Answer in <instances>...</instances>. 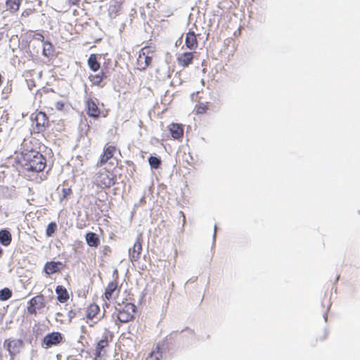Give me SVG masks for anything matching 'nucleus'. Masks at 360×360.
Returning <instances> with one entry per match:
<instances>
[{
  "mask_svg": "<svg viewBox=\"0 0 360 360\" xmlns=\"http://www.w3.org/2000/svg\"><path fill=\"white\" fill-rule=\"evenodd\" d=\"M20 162L25 170L34 172H42L46 166L45 156L34 150L22 153Z\"/></svg>",
  "mask_w": 360,
  "mask_h": 360,
  "instance_id": "1",
  "label": "nucleus"
},
{
  "mask_svg": "<svg viewBox=\"0 0 360 360\" xmlns=\"http://www.w3.org/2000/svg\"><path fill=\"white\" fill-rule=\"evenodd\" d=\"M115 309L117 312L116 324L119 325L117 321L120 323H126L134 319L136 307L130 301V299L122 300V302H117Z\"/></svg>",
  "mask_w": 360,
  "mask_h": 360,
  "instance_id": "2",
  "label": "nucleus"
},
{
  "mask_svg": "<svg viewBox=\"0 0 360 360\" xmlns=\"http://www.w3.org/2000/svg\"><path fill=\"white\" fill-rule=\"evenodd\" d=\"M117 176L113 172L103 168L95 174L94 184L98 188H110L115 184Z\"/></svg>",
  "mask_w": 360,
  "mask_h": 360,
  "instance_id": "3",
  "label": "nucleus"
},
{
  "mask_svg": "<svg viewBox=\"0 0 360 360\" xmlns=\"http://www.w3.org/2000/svg\"><path fill=\"white\" fill-rule=\"evenodd\" d=\"M103 318L101 315V308L95 302L91 303L84 309V315L81 319L89 328H93Z\"/></svg>",
  "mask_w": 360,
  "mask_h": 360,
  "instance_id": "4",
  "label": "nucleus"
},
{
  "mask_svg": "<svg viewBox=\"0 0 360 360\" xmlns=\"http://www.w3.org/2000/svg\"><path fill=\"white\" fill-rule=\"evenodd\" d=\"M37 98L39 100L40 106L46 108L53 110V105L54 103L56 94L53 90L43 89L37 92Z\"/></svg>",
  "mask_w": 360,
  "mask_h": 360,
  "instance_id": "5",
  "label": "nucleus"
},
{
  "mask_svg": "<svg viewBox=\"0 0 360 360\" xmlns=\"http://www.w3.org/2000/svg\"><path fill=\"white\" fill-rule=\"evenodd\" d=\"M112 337L110 335L104 334L102 338L97 342L94 350V360H99L107 355L110 347V342Z\"/></svg>",
  "mask_w": 360,
  "mask_h": 360,
  "instance_id": "6",
  "label": "nucleus"
},
{
  "mask_svg": "<svg viewBox=\"0 0 360 360\" xmlns=\"http://www.w3.org/2000/svg\"><path fill=\"white\" fill-rule=\"evenodd\" d=\"M153 52L148 47H143L139 52L136 61L137 69L145 70L152 63Z\"/></svg>",
  "mask_w": 360,
  "mask_h": 360,
  "instance_id": "7",
  "label": "nucleus"
},
{
  "mask_svg": "<svg viewBox=\"0 0 360 360\" xmlns=\"http://www.w3.org/2000/svg\"><path fill=\"white\" fill-rule=\"evenodd\" d=\"M64 342V335L60 332H52L46 334L42 341L41 345L44 348H51L58 346Z\"/></svg>",
  "mask_w": 360,
  "mask_h": 360,
  "instance_id": "8",
  "label": "nucleus"
},
{
  "mask_svg": "<svg viewBox=\"0 0 360 360\" xmlns=\"http://www.w3.org/2000/svg\"><path fill=\"white\" fill-rule=\"evenodd\" d=\"M121 287L119 285V281L117 276L112 281L108 283L103 297L105 300L110 301L111 300H116L120 292Z\"/></svg>",
  "mask_w": 360,
  "mask_h": 360,
  "instance_id": "9",
  "label": "nucleus"
},
{
  "mask_svg": "<svg viewBox=\"0 0 360 360\" xmlns=\"http://www.w3.org/2000/svg\"><path fill=\"white\" fill-rule=\"evenodd\" d=\"M117 146L106 143L103 149V152L101 154L96 166V167H101L105 165L112 157L117 151Z\"/></svg>",
  "mask_w": 360,
  "mask_h": 360,
  "instance_id": "10",
  "label": "nucleus"
},
{
  "mask_svg": "<svg viewBox=\"0 0 360 360\" xmlns=\"http://www.w3.org/2000/svg\"><path fill=\"white\" fill-rule=\"evenodd\" d=\"M44 307V296L42 294H39L29 300L27 310L28 314L36 315L37 310H40Z\"/></svg>",
  "mask_w": 360,
  "mask_h": 360,
  "instance_id": "11",
  "label": "nucleus"
},
{
  "mask_svg": "<svg viewBox=\"0 0 360 360\" xmlns=\"http://www.w3.org/2000/svg\"><path fill=\"white\" fill-rule=\"evenodd\" d=\"M22 346L23 342L20 339H6L4 342V347L8 352L11 358L20 353Z\"/></svg>",
  "mask_w": 360,
  "mask_h": 360,
  "instance_id": "12",
  "label": "nucleus"
},
{
  "mask_svg": "<svg viewBox=\"0 0 360 360\" xmlns=\"http://www.w3.org/2000/svg\"><path fill=\"white\" fill-rule=\"evenodd\" d=\"M142 241L141 236H138L133 247L129 249V257L131 262H137L140 259L142 252Z\"/></svg>",
  "mask_w": 360,
  "mask_h": 360,
  "instance_id": "13",
  "label": "nucleus"
},
{
  "mask_svg": "<svg viewBox=\"0 0 360 360\" xmlns=\"http://www.w3.org/2000/svg\"><path fill=\"white\" fill-rule=\"evenodd\" d=\"M34 122H35V129L37 133L43 131L49 126V118L46 114L39 111L36 113Z\"/></svg>",
  "mask_w": 360,
  "mask_h": 360,
  "instance_id": "14",
  "label": "nucleus"
},
{
  "mask_svg": "<svg viewBox=\"0 0 360 360\" xmlns=\"http://www.w3.org/2000/svg\"><path fill=\"white\" fill-rule=\"evenodd\" d=\"M123 4V0H112L108 8V16L113 19L119 16L122 12Z\"/></svg>",
  "mask_w": 360,
  "mask_h": 360,
  "instance_id": "15",
  "label": "nucleus"
},
{
  "mask_svg": "<svg viewBox=\"0 0 360 360\" xmlns=\"http://www.w3.org/2000/svg\"><path fill=\"white\" fill-rule=\"evenodd\" d=\"M85 107L86 114L94 118H98L101 113L100 108H98V103L96 101L92 98H89L85 102Z\"/></svg>",
  "mask_w": 360,
  "mask_h": 360,
  "instance_id": "16",
  "label": "nucleus"
},
{
  "mask_svg": "<svg viewBox=\"0 0 360 360\" xmlns=\"http://www.w3.org/2000/svg\"><path fill=\"white\" fill-rule=\"evenodd\" d=\"M164 346V342H158L151 352L148 353L146 357V360H161Z\"/></svg>",
  "mask_w": 360,
  "mask_h": 360,
  "instance_id": "17",
  "label": "nucleus"
},
{
  "mask_svg": "<svg viewBox=\"0 0 360 360\" xmlns=\"http://www.w3.org/2000/svg\"><path fill=\"white\" fill-rule=\"evenodd\" d=\"M193 58L194 54L193 52H184L177 57L176 60L179 66L185 68L193 63Z\"/></svg>",
  "mask_w": 360,
  "mask_h": 360,
  "instance_id": "18",
  "label": "nucleus"
},
{
  "mask_svg": "<svg viewBox=\"0 0 360 360\" xmlns=\"http://www.w3.org/2000/svg\"><path fill=\"white\" fill-rule=\"evenodd\" d=\"M63 267V264L60 262H47L44 266V271L47 275H51L59 272Z\"/></svg>",
  "mask_w": 360,
  "mask_h": 360,
  "instance_id": "19",
  "label": "nucleus"
},
{
  "mask_svg": "<svg viewBox=\"0 0 360 360\" xmlns=\"http://www.w3.org/2000/svg\"><path fill=\"white\" fill-rule=\"evenodd\" d=\"M167 128L174 139L179 140L183 137L184 127L182 124L172 123L167 127Z\"/></svg>",
  "mask_w": 360,
  "mask_h": 360,
  "instance_id": "20",
  "label": "nucleus"
},
{
  "mask_svg": "<svg viewBox=\"0 0 360 360\" xmlns=\"http://www.w3.org/2000/svg\"><path fill=\"white\" fill-rule=\"evenodd\" d=\"M185 45L187 49L194 51L198 48V41L196 34L193 31L190 30L186 34Z\"/></svg>",
  "mask_w": 360,
  "mask_h": 360,
  "instance_id": "21",
  "label": "nucleus"
},
{
  "mask_svg": "<svg viewBox=\"0 0 360 360\" xmlns=\"http://www.w3.org/2000/svg\"><path fill=\"white\" fill-rule=\"evenodd\" d=\"M57 300L60 303H65L70 299V294L63 285H57L56 288Z\"/></svg>",
  "mask_w": 360,
  "mask_h": 360,
  "instance_id": "22",
  "label": "nucleus"
},
{
  "mask_svg": "<svg viewBox=\"0 0 360 360\" xmlns=\"http://www.w3.org/2000/svg\"><path fill=\"white\" fill-rule=\"evenodd\" d=\"M87 245L91 248H97L100 244L99 236L94 232H88L85 235Z\"/></svg>",
  "mask_w": 360,
  "mask_h": 360,
  "instance_id": "23",
  "label": "nucleus"
},
{
  "mask_svg": "<svg viewBox=\"0 0 360 360\" xmlns=\"http://www.w3.org/2000/svg\"><path fill=\"white\" fill-rule=\"evenodd\" d=\"M22 0H6V11L11 13H16L21 5Z\"/></svg>",
  "mask_w": 360,
  "mask_h": 360,
  "instance_id": "24",
  "label": "nucleus"
},
{
  "mask_svg": "<svg viewBox=\"0 0 360 360\" xmlns=\"http://www.w3.org/2000/svg\"><path fill=\"white\" fill-rule=\"evenodd\" d=\"M12 241V236L7 229L0 231V243L4 246H8Z\"/></svg>",
  "mask_w": 360,
  "mask_h": 360,
  "instance_id": "25",
  "label": "nucleus"
},
{
  "mask_svg": "<svg viewBox=\"0 0 360 360\" xmlns=\"http://www.w3.org/2000/svg\"><path fill=\"white\" fill-rule=\"evenodd\" d=\"M210 109V103L209 102H199L198 103L194 108L193 112L196 115H202L207 112Z\"/></svg>",
  "mask_w": 360,
  "mask_h": 360,
  "instance_id": "26",
  "label": "nucleus"
},
{
  "mask_svg": "<svg viewBox=\"0 0 360 360\" xmlns=\"http://www.w3.org/2000/svg\"><path fill=\"white\" fill-rule=\"evenodd\" d=\"M87 63L90 69L94 72L98 71L101 68V64L98 61V58L96 54H91Z\"/></svg>",
  "mask_w": 360,
  "mask_h": 360,
  "instance_id": "27",
  "label": "nucleus"
},
{
  "mask_svg": "<svg viewBox=\"0 0 360 360\" xmlns=\"http://www.w3.org/2000/svg\"><path fill=\"white\" fill-rule=\"evenodd\" d=\"M105 74L103 72H101L98 74L90 75L89 77V81L92 85L101 86V83L104 79Z\"/></svg>",
  "mask_w": 360,
  "mask_h": 360,
  "instance_id": "28",
  "label": "nucleus"
},
{
  "mask_svg": "<svg viewBox=\"0 0 360 360\" xmlns=\"http://www.w3.org/2000/svg\"><path fill=\"white\" fill-rule=\"evenodd\" d=\"M54 49L53 45L49 41H44L43 44V54L46 57H49L53 55Z\"/></svg>",
  "mask_w": 360,
  "mask_h": 360,
  "instance_id": "29",
  "label": "nucleus"
},
{
  "mask_svg": "<svg viewBox=\"0 0 360 360\" xmlns=\"http://www.w3.org/2000/svg\"><path fill=\"white\" fill-rule=\"evenodd\" d=\"M12 291L8 288H4L1 290H0V300L1 301H6L9 300L12 297Z\"/></svg>",
  "mask_w": 360,
  "mask_h": 360,
  "instance_id": "30",
  "label": "nucleus"
},
{
  "mask_svg": "<svg viewBox=\"0 0 360 360\" xmlns=\"http://www.w3.org/2000/svg\"><path fill=\"white\" fill-rule=\"evenodd\" d=\"M148 162H149L150 166L153 169H158L160 167V166L161 165V160L158 157L150 156L148 158Z\"/></svg>",
  "mask_w": 360,
  "mask_h": 360,
  "instance_id": "31",
  "label": "nucleus"
},
{
  "mask_svg": "<svg viewBox=\"0 0 360 360\" xmlns=\"http://www.w3.org/2000/svg\"><path fill=\"white\" fill-rule=\"evenodd\" d=\"M57 230V224L56 222H51L48 224L46 230L47 237H51Z\"/></svg>",
  "mask_w": 360,
  "mask_h": 360,
  "instance_id": "32",
  "label": "nucleus"
},
{
  "mask_svg": "<svg viewBox=\"0 0 360 360\" xmlns=\"http://www.w3.org/2000/svg\"><path fill=\"white\" fill-rule=\"evenodd\" d=\"M37 12L36 9L34 8H28L25 9L21 13V19L26 20L30 16L34 15Z\"/></svg>",
  "mask_w": 360,
  "mask_h": 360,
  "instance_id": "33",
  "label": "nucleus"
},
{
  "mask_svg": "<svg viewBox=\"0 0 360 360\" xmlns=\"http://www.w3.org/2000/svg\"><path fill=\"white\" fill-rule=\"evenodd\" d=\"M31 34L32 39L39 41H44V37L41 33L38 32L37 31H31Z\"/></svg>",
  "mask_w": 360,
  "mask_h": 360,
  "instance_id": "34",
  "label": "nucleus"
},
{
  "mask_svg": "<svg viewBox=\"0 0 360 360\" xmlns=\"http://www.w3.org/2000/svg\"><path fill=\"white\" fill-rule=\"evenodd\" d=\"M78 310L71 309L68 312V318L69 322H72V319L77 316Z\"/></svg>",
  "mask_w": 360,
  "mask_h": 360,
  "instance_id": "35",
  "label": "nucleus"
},
{
  "mask_svg": "<svg viewBox=\"0 0 360 360\" xmlns=\"http://www.w3.org/2000/svg\"><path fill=\"white\" fill-rule=\"evenodd\" d=\"M72 191L71 188H70V187L63 188L62 189L63 198V199L66 198L68 196L72 194Z\"/></svg>",
  "mask_w": 360,
  "mask_h": 360,
  "instance_id": "36",
  "label": "nucleus"
},
{
  "mask_svg": "<svg viewBox=\"0 0 360 360\" xmlns=\"http://www.w3.org/2000/svg\"><path fill=\"white\" fill-rule=\"evenodd\" d=\"M80 331L83 336L89 335V332L88 330V326L86 325H82L80 327Z\"/></svg>",
  "mask_w": 360,
  "mask_h": 360,
  "instance_id": "37",
  "label": "nucleus"
},
{
  "mask_svg": "<svg viewBox=\"0 0 360 360\" xmlns=\"http://www.w3.org/2000/svg\"><path fill=\"white\" fill-rule=\"evenodd\" d=\"M55 108L58 110H63L64 108V103L63 101H58L55 103Z\"/></svg>",
  "mask_w": 360,
  "mask_h": 360,
  "instance_id": "38",
  "label": "nucleus"
},
{
  "mask_svg": "<svg viewBox=\"0 0 360 360\" xmlns=\"http://www.w3.org/2000/svg\"><path fill=\"white\" fill-rule=\"evenodd\" d=\"M81 0H68V3L70 6H79Z\"/></svg>",
  "mask_w": 360,
  "mask_h": 360,
  "instance_id": "39",
  "label": "nucleus"
},
{
  "mask_svg": "<svg viewBox=\"0 0 360 360\" xmlns=\"http://www.w3.org/2000/svg\"><path fill=\"white\" fill-rule=\"evenodd\" d=\"M103 252L104 255H107L111 252V248L108 245H105L103 248Z\"/></svg>",
  "mask_w": 360,
  "mask_h": 360,
  "instance_id": "40",
  "label": "nucleus"
},
{
  "mask_svg": "<svg viewBox=\"0 0 360 360\" xmlns=\"http://www.w3.org/2000/svg\"><path fill=\"white\" fill-rule=\"evenodd\" d=\"M2 83H3V77L0 74V86L2 84Z\"/></svg>",
  "mask_w": 360,
  "mask_h": 360,
  "instance_id": "41",
  "label": "nucleus"
},
{
  "mask_svg": "<svg viewBox=\"0 0 360 360\" xmlns=\"http://www.w3.org/2000/svg\"><path fill=\"white\" fill-rule=\"evenodd\" d=\"M181 214H182V215H183V217H184V221H185V220H186V217H185V215H184V212H181Z\"/></svg>",
  "mask_w": 360,
  "mask_h": 360,
  "instance_id": "42",
  "label": "nucleus"
},
{
  "mask_svg": "<svg viewBox=\"0 0 360 360\" xmlns=\"http://www.w3.org/2000/svg\"><path fill=\"white\" fill-rule=\"evenodd\" d=\"M2 253H3V250H2V249L0 248V256L2 255Z\"/></svg>",
  "mask_w": 360,
  "mask_h": 360,
  "instance_id": "43",
  "label": "nucleus"
},
{
  "mask_svg": "<svg viewBox=\"0 0 360 360\" xmlns=\"http://www.w3.org/2000/svg\"><path fill=\"white\" fill-rule=\"evenodd\" d=\"M6 88L4 89V90H6ZM7 90L10 92L11 90V88H7Z\"/></svg>",
  "mask_w": 360,
  "mask_h": 360,
  "instance_id": "44",
  "label": "nucleus"
}]
</instances>
